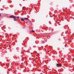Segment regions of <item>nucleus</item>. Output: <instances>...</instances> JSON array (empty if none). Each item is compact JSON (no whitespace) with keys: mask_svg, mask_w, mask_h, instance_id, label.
<instances>
[{"mask_svg":"<svg viewBox=\"0 0 74 74\" xmlns=\"http://www.w3.org/2000/svg\"><path fill=\"white\" fill-rule=\"evenodd\" d=\"M56 66L58 67H62V64H57Z\"/></svg>","mask_w":74,"mask_h":74,"instance_id":"nucleus-1","label":"nucleus"},{"mask_svg":"<svg viewBox=\"0 0 74 74\" xmlns=\"http://www.w3.org/2000/svg\"><path fill=\"white\" fill-rule=\"evenodd\" d=\"M16 17L15 16H13V15H12V16H10V17H11V18H16Z\"/></svg>","mask_w":74,"mask_h":74,"instance_id":"nucleus-2","label":"nucleus"},{"mask_svg":"<svg viewBox=\"0 0 74 74\" xmlns=\"http://www.w3.org/2000/svg\"><path fill=\"white\" fill-rule=\"evenodd\" d=\"M21 21H22L23 22V21H25V19H24L23 18H21Z\"/></svg>","mask_w":74,"mask_h":74,"instance_id":"nucleus-3","label":"nucleus"},{"mask_svg":"<svg viewBox=\"0 0 74 74\" xmlns=\"http://www.w3.org/2000/svg\"><path fill=\"white\" fill-rule=\"evenodd\" d=\"M14 21H16V18H14Z\"/></svg>","mask_w":74,"mask_h":74,"instance_id":"nucleus-4","label":"nucleus"},{"mask_svg":"<svg viewBox=\"0 0 74 74\" xmlns=\"http://www.w3.org/2000/svg\"><path fill=\"white\" fill-rule=\"evenodd\" d=\"M24 19H25V20H29V19H28L27 18H24Z\"/></svg>","mask_w":74,"mask_h":74,"instance_id":"nucleus-5","label":"nucleus"},{"mask_svg":"<svg viewBox=\"0 0 74 74\" xmlns=\"http://www.w3.org/2000/svg\"><path fill=\"white\" fill-rule=\"evenodd\" d=\"M19 18V16L16 17V18Z\"/></svg>","mask_w":74,"mask_h":74,"instance_id":"nucleus-6","label":"nucleus"},{"mask_svg":"<svg viewBox=\"0 0 74 74\" xmlns=\"http://www.w3.org/2000/svg\"><path fill=\"white\" fill-rule=\"evenodd\" d=\"M42 42V43H45V42H44V41H43Z\"/></svg>","mask_w":74,"mask_h":74,"instance_id":"nucleus-7","label":"nucleus"},{"mask_svg":"<svg viewBox=\"0 0 74 74\" xmlns=\"http://www.w3.org/2000/svg\"><path fill=\"white\" fill-rule=\"evenodd\" d=\"M34 30H32V31H31V32H34Z\"/></svg>","mask_w":74,"mask_h":74,"instance_id":"nucleus-8","label":"nucleus"},{"mask_svg":"<svg viewBox=\"0 0 74 74\" xmlns=\"http://www.w3.org/2000/svg\"><path fill=\"white\" fill-rule=\"evenodd\" d=\"M1 16V14H0V16Z\"/></svg>","mask_w":74,"mask_h":74,"instance_id":"nucleus-9","label":"nucleus"},{"mask_svg":"<svg viewBox=\"0 0 74 74\" xmlns=\"http://www.w3.org/2000/svg\"><path fill=\"white\" fill-rule=\"evenodd\" d=\"M3 27H2V28Z\"/></svg>","mask_w":74,"mask_h":74,"instance_id":"nucleus-10","label":"nucleus"}]
</instances>
